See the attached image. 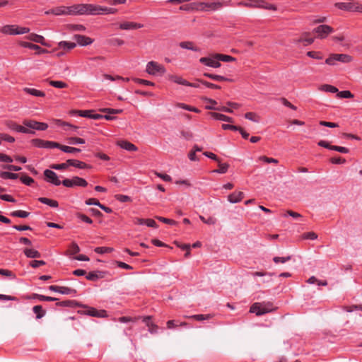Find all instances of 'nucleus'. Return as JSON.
I'll list each match as a JSON object with an SVG mask.
<instances>
[{"label": "nucleus", "mask_w": 362, "mask_h": 362, "mask_svg": "<svg viewBox=\"0 0 362 362\" xmlns=\"http://www.w3.org/2000/svg\"><path fill=\"white\" fill-rule=\"evenodd\" d=\"M199 218L202 222L208 225H214L216 223V219L213 217H209L208 218H206L203 216H199Z\"/></svg>", "instance_id": "obj_52"}, {"label": "nucleus", "mask_w": 362, "mask_h": 362, "mask_svg": "<svg viewBox=\"0 0 362 362\" xmlns=\"http://www.w3.org/2000/svg\"><path fill=\"white\" fill-rule=\"evenodd\" d=\"M244 197V193L242 192H234L228 196V200L230 203L240 202Z\"/></svg>", "instance_id": "obj_21"}, {"label": "nucleus", "mask_w": 362, "mask_h": 362, "mask_svg": "<svg viewBox=\"0 0 362 362\" xmlns=\"http://www.w3.org/2000/svg\"><path fill=\"white\" fill-rule=\"evenodd\" d=\"M38 200L40 202L47 204L52 208H57L59 206L57 201L54 199H48L46 197H40Z\"/></svg>", "instance_id": "obj_29"}, {"label": "nucleus", "mask_w": 362, "mask_h": 362, "mask_svg": "<svg viewBox=\"0 0 362 362\" xmlns=\"http://www.w3.org/2000/svg\"><path fill=\"white\" fill-rule=\"evenodd\" d=\"M347 4L348 6L350 7V8H349V11L359 12V8L360 6H361V4L355 1H349L347 2Z\"/></svg>", "instance_id": "obj_46"}, {"label": "nucleus", "mask_w": 362, "mask_h": 362, "mask_svg": "<svg viewBox=\"0 0 362 362\" xmlns=\"http://www.w3.org/2000/svg\"><path fill=\"white\" fill-rule=\"evenodd\" d=\"M313 32L316 33L317 37L324 39L333 32V28L327 25H320L315 28Z\"/></svg>", "instance_id": "obj_11"}, {"label": "nucleus", "mask_w": 362, "mask_h": 362, "mask_svg": "<svg viewBox=\"0 0 362 362\" xmlns=\"http://www.w3.org/2000/svg\"><path fill=\"white\" fill-rule=\"evenodd\" d=\"M80 252V248L76 243H72L69 247V252L70 255H75Z\"/></svg>", "instance_id": "obj_53"}, {"label": "nucleus", "mask_w": 362, "mask_h": 362, "mask_svg": "<svg viewBox=\"0 0 362 362\" xmlns=\"http://www.w3.org/2000/svg\"><path fill=\"white\" fill-rule=\"evenodd\" d=\"M10 215L11 216H13V217H19V218H27L30 215V213L29 212H27L25 211H22V210H18V211H12Z\"/></svg>", "instance_id": "obj_38"}, {"label": "nucleus", "mask_w": 362, "mask_h": 362, "mask_svg": "<svg viewBox=\"0 0 362 362\" xmlns=\"http://www.w3.org/2000/svg\"><path fill=\"white\" fill-rule=\"evenodd\" d=\"M20 180L24 185L27 186H30L33 183H34V180L28 175H23L20 177Z\"/></svg>", "instance_id": "obj_47"}, {"label": "nucleus", "mask_w": 362, "mask_h": 362, "mask_svg": "<svg viewBox=\"0 0 362 362\" xmlns=\"http://www.w3.org/2000/svg\"><path fill=\"white\" fill-rule=\"evenodd\" d=\"M68 160L63 163L60 164H53L51 165V168L55 169V170H64L66 169L69 167Z\"/></svg>", "instance_id": "obj_55"}, {"label": "nucleus", "mask_w": 362, "mask_h": 362, "mask_svg": "<svg viewBox=\"0 0 362 362\" xmlns=\"http://www.w3.org/2000/svg\"><path fill=\"white\" fill-rule=\"evenodd\" d=\"M83 313L97 317H107V312L105 310H97L92 307H86V310H83Z\"/></svg>", "instance_id": "obj_15"}, {"label": "nucleus", "mask_w": 362, "mask_h": 362, "mask_svg": "<svg viewBox=\"0 0 362 362\" xmlns=\"http://www.w3.org/2000/svg\"><path fill=\"white\" fill-rule=\"evenodd\" d=\"M203 75L207 78H209L216 81H228V82L233 81V79L226 78V77L221 76V75L213 74H209V73H204Z\"/></svg>", "instance_id": "obj_24"}, {"label": "nucleus", "mask_w": 362, "mask_h": 362, "mask_svg": "<svg viewBox=\"0 0 362 362\" xmlns=\"http://www.w3.org/2000/svg\"><path fill=\"white\" fill-rule=\"evenodd\" d=\"M0 177L3 179L16 180L18 177V174L11 172H0Z\"/></svg>", "instance_id": "obj_37"}, {"label": "nucleus", "mask_w": 362, "mask_h": 362, "mask_svg": "<svg viewBox=\"0 0 362 362\" xmlns=\"http://www.w3.org/2000/svg\"><path fill=\"white\" fill-rule=\"evenodd\" d=\"M25 38L28 40L40 43L42 45L47 46V44L45 42V40L43 36L35 34V33H30L28 35L25 37Z\"/></svg>", "instance_id": "obj_19"}, {"label": "nucleus", "mask_w": 362, "mask_h": 362, "mask_svg": "<svg viewBox=\"0 0 362 362\" xmlns=\"http://www.w3.org/2000/svg\"><path fill=\"white\" fill-rule=\"evenodd\" d=\"M337 96L339 98H352L354 95L349 90H342L337 92Z\"/></svg>", "instance_id": "obj_45"}, {"label": "nucleus", "mask_w": 362, "mask_h": 362, "mask_svg": "<svg viewBox=\"0 0 362 362\" xmlns=\"http://www.w3.org/2000/svg\"><path fill=\"white\" fill-rule=\"evenodd\" d=\"M274 310L273 305L270 302H261V303H253L250 308V312L251 313H255L257 316H260L264 315L266 313H270Z\"/></svg>", "instance_id": "obj_3"}, {"label": "nucleus", "mask_w": 362, "mask_h": 362, "mask_svg": "<svg viewBox=\"0 0 362 362\" xmlns=\"http://www.w3.org/2000/svg\"><path fill=\"white\" fill-rule=\"evenodd\" d=\"M158 221L164 223H167V224H170V225H177V221L173 220V219H170V218H164V217H162V216H156V217Z\"/></svg>", "instance_id": "obj_56"}, {"label": "nucleus", "mask_w": 362, "mask_h": 362, "mask_svg": "<svg viewBox=\"0 0 362 362\" xmlns=\"http://www.w3.org/2000/svg\"><path fill=\"white\" fill-rule=\"evenodd\" d=\"M68 163L69 166H74L79 169H86L91 168L90 165L86 164V163L75 159H69Z\"/></svg>", "instance_id": "obj_22"}, {"label": "nucleus", "mask_w": 362, "mask_h": 362, "mask_svg": "<svg viewBox=\"0 0 362 362\" xmlns=\"http://www.w3.org/2000/svg\"><path fill=\"white\" fill-rule=\"evenodd\" d=\"M330 150L337 151L341 153H348L349 151L347 148L338 146H332V147H330Z\"/></svg>", "instance_id": "obj_60"}, {"label": "nucleus", "mask_w": 362, "mask_h": 362, "mask_svg": "<svg viewBox=\"0 0 362 362\" xmlns=\"http://www.w3.org/2000/svg\"><path fill=\"white\" fill-rule=\"evenodd\" d=\"M208 115L216 120L224 121V122H230V123L233 122V119L232 117H230L228 116H226V115L221 114V113L210 112L208 113Z\"/></svg>", "instance_id": "obj_20"}, {"label": "nucleus", "mask_w": 362, "mask_h": 362, "mask_svg": "<svg viewBox=\"0 0 362 362\" xmlns=\"http://www.w3.org/2000/svg\"><path fill=\"white\" fill-rule=\"evenodd\" d=\"M49 84L57 88H65L68 85L62 81H49Z\"/></svg>", "instance_id": "obj_40"}, {"label": "nucleus", "mask_w": 362, "mask_h": 362, "mask_svg": "<svg viewBox=\"0 0 362 362\" xmlns=\"http://www.w3.org/2000/svg\"><path fill=\"white\" fill-rule=\"evenodd\" d=\"M69 28H70V30H74V31L83 32V31L86 30L85 26L83 25H79V24L70 25Z\"/></svg>", "instance_id": "obj_64"}, {"label": "nucleus", "mask_w": 362, "mask_h": 362, "mask_svg": "<svg viewBox=\"0 0 362 362\" xmlns=\"http://www.w3.org/2000/svg\"><path fill=\"white\" fill-rule=\"evenodd\" d=\"M245 117L247 119H249L250 121H252L254 122H259L260 121V116L258 115L257 113L255 112H248L247 113L245 114Z\"/></svg>", "instance_id": "obj_34"}, {"label": "nucleus", "mask_w": 362, "mask_h": 362, "mask_svg": "<svg viewBox=\"0 0 362 362\" xmlns=\"http://www.w3.org/2000/svg\"><path fill=\"white\" fill-rule=\"evenodd\" d=\"M353 61V57L346 54H332L326 59L325 63L328 65H334L336 62L349 63Z\"/></svg>", "instance_id": "obj_6"}, {"label": "nucleus", "mask_w": 362, "mask_h": 362, "mask_svg": "<svg viewBox=\"0 0 362 362\" xmlns=\"http://www.w3.org/2000/svg\"><path fill=\"white\" fill-rule=\"evenodd\" d=\"M44 175L45 177L46 180L48 182H50L56 186H59L62 184V182H61L57 176V175L51 170H45L44 171Z\"/></svg>", "instance_id": "obj_14"}, {"label": "nucleus", "mask_w": 362, "mask_h": 362, "mask_svg": "<svg viewBox=\"0 0 362 362\" xmlns=\"http://www.w3.org/2000/svg\"><path fill=\"white\" fill-rule=\"evenodd\" d=\"M218 163V168L214 170L211 171L213 173H220V174H224L227 173L229 165L228 163H221L220 161Z\"/></svg>", "instance_id": "obj_33"}, {"label": "nucleus", "mask_w": 362, "mask_h": 362, "mask_svg": "<svg viewBox=\"0 0 362 362\" xmlns=\"http://www.w3.org/2000/svg\"><path fill=\"white\" fill-rule=\"evenodd\" d=\"M217 57L218 58L219 62H233L235 61V59L230 55H226L222 54H217Z\"/></svg>", "instance_id": "obj_49"}, {"label": "nucleus", "mask_w": 362, "mask_h": 362, "mask_svg": "<svg viewBox=\"0 0 362 362\" xmlns=\"http://www.w3.org/2000/svg\"><path fill=\"white\" fill-rule=\"evenodd\" d=\"M23 124L30 130L45 131L48 128V124L32 119H25Z\"/></svg>", "instance_id": "obj_9"}, {"label": "nucleus", "mask_w": 362, "mask_h": 362, "mask_svg": "<svg viewBox=\"0 0 362 362\" xmlns=\"http://www.w3.org/2000/svg\"><path fill=\"white\" fill-rule=\"evenodd\" d=\"M180 47L193 51H198L199 49L194 47L192 42H182L180 43Z\"/></svg>", "instance_id": "obj_39"}, {"label": "nucleus", "mask_w": 362, "mask_h": 362, "mask_svg": "<svg viewBox=\"0 0 362 362\" xmlns=\"http://www.w3.org/2000/svg\"><path fill=\"white\" fill-rule=\"evenodd\" d=\"M114 8L101 6L91 4H75L71 6H57L45 11V14L60 15H100L115 13Z\"/></svg>", "instance_id": "obj_1"}, {"label": "nucleus", "mask_w": 362, "mask_h": 362, "mask_svg": "<svg viewBox=\"0 0 362 362\" xmlns=\"http://www.w3.org/2000/svg\"><path fill=\"white\" fill-rule=\"evenodd\" d=\"M143 321L148 327L149 332H151V334L157 333L158 330V327L151 321V317L150 316L145 317Z\"/></svg>", "instance_id": "obj_23"}, {"label": "nucleus", "mask_w": 362, "mask_h": 362, "mask_svg": "<svg viewBox=\"0 0 362 362\" xmlns=\"http://www.w3.org/2000/svg\"><path fill=\"white\" fill-rule=\"evenodd\" d=\"M168 79L175 83L186 86L187 85V81L182 78L181 76L177 75H169Z\"/></svg>", "instance_id": "obj_28"}, {"label": "nucleus", "mask_w": 362, "mask_h": 362, "mask_svg": "<svg viewBox=\"0 0 362 362\" xmlns=\"http://www.w3.org/2000/svg\"><path fill=\"white\" fill-rule=\"evenodd\" d=\"M105 276V272L100 271H95L89 272L86 275V279L90 281H96L99 279H103Z\"/></svg>", "instance_id": "obj_26"}, {"label": "nucleus", "mask_w": 362, "mask_h": 362, "mask_svg": "<svg viewBox=\"0 0 362 362\" xmlns=\"http://www.w3.org/2000/svg\"><path fill=\"white\" fill-rule=\"evenodd\" d=\"M259 160H262L267 163H274L277 164L279 163L277 159L273 158H269L265 156H262L259 157Z\"/></svg>", "instance_id": "obj_54"}, {"label": "nucleus", "mask_w": 362, "mask_h": 362, "mask_svg": "<svg viewBox=\"0 0 362 362\" xmlns=\"http://www.w3.org/2000/svg\"><path fill=\"white\" fill-rule=\"evenodd\" d=\"M313 42H314L313 38H312V37H304V36L300 37V38H299L297 40V42H299V43L300 42H303L305 45H310Z\"/></svg>", "instance_id": "obj_61"}, {"label": "nucleus", "mask_w": 362, "mask_h": 362, "mask_svg": "<svg viewBox=\"0 0 362 362\" xmlns=\"http://www.w3.org/2000/svg\"><path fill=\"white\" fill-rule=\"evenodd\" d=\"M117 144L122 148L125 149L128 151H136L138 149L137 147L134 144H133L127 141H124V140L119 141H118Z\"/></svg>", "instance_id": "obj_25"}, {"label": "nucleus", "mask_w": 362, "mask_h": 362, "mask_svg": "<svg viewBox=\"0 0 362 362\" xmlns=\"http://www.w3.org/2000/svg\"><path fill=\"white\" fill-rule=\"evenodd\" d=\"M2 141H5L9 143H13L15 141L14 137L4 133H0V145L1 144Z\"/></svg>", "instance_id": "obj_44"}, {"label": "nucleus", "mask_w": 362, "mask_h": 362, "mask_svg": "<svg viewBox=\"0 0 362 362\" xmlns=\"http://www.w3.org/2000/svg\"><path fill=\"white\" fill-rule=\"evenodd\" d=\"M118 26L120 30H131L141 28L144 27V25L133 21H123L119 23Z\"/></svg>", "instance_id": "obj_13"}, {"label": "nucleus", "mask_w": 362, "mask_h": 362, "mask_svg": "<svg viewBox=\"0 0 362 362\" xmlns=\"http://www.w3.org/2000/svg\"><path fill=\"white\" fill-rule=\"evenodd\" d=\"M27 27H21L17 25H6L0 28V32L6 35H21L29 33Z\"/></svg>", "instance_id": "obj_4"}, {"label": "nucleus", "mask_w": 362, "mask_h": 362, "mask_svg": "<svg viewBox=\"0 0 362 362\" xmlns=\"http://www.w3.org/2000/svg\"><path fill=\"white\" fill-rule=\"evenodd\" d=\"M115 199L120 202H128L132 201L130 197L124 194H117L115 195Z\"/></svg>", "instance_id": "obj_58"}, {"label": "nucleus", "mask_w": 362, "mask_h": 362, "mask_svg": "<svg viewBox=\"0 0 362 362\" xmlns=\"http://www.w3.org/2000/svg\"><path fill=\"white\" fill-rule=\"evenodd\" d=\"M31 144L40 148H54L59 146V144L55 141H45L41 139H33L30 141Z\"/></svg>", "instance_id": "obj_8"}, {"label": "nucleus", "mask_w": 362, "mask_h": 362, "mask_svg": "<svg viewBox=\"0 0 362 362\" xmlns=\"http://www.w3.org/2000/svg\"><path fill=\"white\" fill-rule=\"evenodd\" d=\"M0 274L11 279L16 278V275L11 271L8 269H0Z\"/></svg>", "instance_id": "obj_62"}, {"label": "nucleus", "mask_w": 362, "mask_h": 362, "mask_svg": "<svg viewBox=\"0 0 362 362\" xmlns=\"http://www.w3.org/2000/svg\"><path fill=\"white\" fill-rule=\"evenodd\" d=\"M57 148H59L63 152L68 153H78L81 151L80 148H75V147H71V146H64V145H61L60 144H59V146Z\"/></svg>", "instance_id": "obj_32"}, {"label": "nucleus", "mask_w": 362, "mask_h": 362, "mask_svg": "<svg viewBox=\"0 0 362 362\" xmlns=\"http://www.w3.org/2000/svg\"><path fill=\"white\" fill-rule=\"evenodd\" d=\"M49 289L52 291L59 293L64 295H69L71 296H75L76 295V290L67 287V286H61L57 285H52L49 286Z\"/></svg>", "instance_id": "obj_10"}, {"label": "nucleus", "mask_w": 362, "mask_h": 362, "mask_svg": "<svg viewBox=\"0 0 362 362\" xmlns=\"http://www.w3.org/2000/svg\"><path fill=\"white\" fill-rule=\"evenodd\" d=\"M68 141L70 144H85V140L79 137H69L68 139Z\"/></svg>", "instance_id": "obj_50"}, {"label": "nucleus", "mask_w": 362, "mask_h": 362, "mask_svg": "<svg viewBox=\"0 0 362 362\" xmlns=\"http://www.w3.org/2000/svg\"><path fill=\"white\" fill-rule=\"evenodd\" d=\"M291 256H287V257H274L273 258V261L278 264V263H285L286 262H288V260L291 259Z\"/></svg>", "instance_id": "obj_57"}, {"label": "nucleus", "mask_w": 362, "mask_h": 362, "mask_svg": "<svg viewBox=\"0 0 362 362\" xmlns=\"http://www.w3.org/2000/svg\"><path fill=\"white\" fill-rule=\"evenodd\" d=\"M35 297L41 301H57L58 298L50 296H45L40 294H35Z\"/></svg>", "instance_id": "obj_48"}, {"label": "nucleus", "mask_w": 362, "mask_h": 362, "mask_svg": "<svg viewBox=\"0 0 362 362\" xmlns=\"http://www.w3.org/2000/svg\"><path fill=\"white\" fill-rule=\"evenodd\" d=\"M320 90L325 91V92H329L332 93H337L338 88H336L334 86L329 85V84H324L322 85L320 88Z\"/></svg>", "instance_id": "obj_36"}, {"label": "nucleus", "mask_w": 362, "mask_h": 362, "mask_svg": "<svg viewBox=\"0 0 362 362\" xmlns=\"http://www.w3.org/2000/svg\"><path fill=\"white\" fill-rule=\"evenodd\" d=\"M8 127L16 132L23 133V134H34L35 132L30 129H29L24 124L23 126L19 125L15 122H11L8 123Z\"/></svg>", "instance_id": "obj_16"}, {"label": "nucleus", "mask_w": 362, "mask_h": 362, "mask_svg": "<svg viewBox=\"0 0 362 362\" xmlns=\"http://www.w3.org/2000/svg\"><path fill=\"white\" fill-rule=\"evenodd\" d=\"M230 4V0H217L215 2H194L191 4L192 9L199 11H216L220 10L223 6H227Z\"/></svg>", "instance_id": "obj_2"}, {"label": "nucleus", "mask_w": 362, "mask_h": 362, "mask_svg": "<svg viewBox=\"0 0 362 362\" xmlns=\"http://www.w3.org/2000/svg\"><path fill=\"white\" fill-rule=\"evenodd\" d=\"M23 90L30 95H32L35 97H44L45 95V93L43 91H41L40 90H37L35 88H24Z\"/></svg>", "instance_id": "obj_30"}, {"label": "nucleus", "mask_w": 362, "mask_h": 362, "mask_svg": "<svg viewBox=\"0 0 362 362\" xmlns=\"http://www.w3.org/2000/svg\"><path fill=\"white\" fill-rule=\"evenodd\" d=\"M257 4L258 8H265L267 10H272V11L276 10V7L274 4H265L264 0H263V3H257Z\"/></svg>", "instance_id": "obj_51"}, {"label": "nucleus", "mask_w": 362, "mask_h": 362, "mask_svg": "<svg viewBox=\"0 0 362 362\" xmlns=\"http://www.w3.org/2000/svg\"><path fill=\"white\" fill-rule=\"evenodd\" d=\"M74 38L76 40L77 43L81 46H86L92 44L93 40L89 37L81 35H75Z\"/></svg>", "instance_id": "obj_17"}, {"label": "nucleus", "mask_w": 362, "mask_h": 362, "mask_svg": "<svg viewBox=\"0 0 362 362\" xmlns=\"http://www.w3.org/2000/svg\"><path fill=\"white\" fill-rule=\"evenodd\" d=\"M19 45L23 47L29 48V49H33V50H37L38 54L47 52V50L42 49L39 45H37L35 44H33V43H30L28 42L21 41L19 42Z\"/></svg>", "instance_id": "obj_18"}, {"label": "nucleus", "mask_w": 362, "mask_h": 362, "mask_svg": "<svg viewBox=\"0 0 362 362\" xmlns=\"http://www.w3.org/2000/svg\"><path fill=\"white\" fill-rule=\"evenodd\" d=\"M76 44L75 42H67V41H61L58 43V47L60 49L71 50L75 48Z\"/></svg>", "instance_id": "obj_31"}, {"label": "nucleus", "mask_w": 362, "mask_h": 362, "mask_svg": "<svg viewBox=\"0 0 362 362\" xmlns=\"http://www.w3.org/2000/svg\"><path fill=\"white\" fill-rule=\"evenodd\" d=\"M73 114L78 115L81 117L90 118V114H92V110H74L72 111Z\"/></svg>", "instance_id": "obj_41"}, {"label": "nucleus", "mask_w": 362, "mask_h": 362, "mask_svg": "<svg viewBox=\"0 0 362 362\" xmlns=\"http://www.w3.org/2000/svg\"><path fill=\"white\" fill-rule=\"evenodd\" d=\"M199 62L206 66L213 68H218L221 66V63L217 57V54L209 57H202L200 58Z\"/></svg>", "instance_id": "obj_12"}, {"label": "nucleus", "mask_w": 362, "mask_h": 362, "mask_svg": "<svg viewBox=\"0 0 362 362\" xmlns=\"http://www.w3.org/2000/svg\"><path fill=\"white\" fill-rule=\"evenodd\" d=\"M114 250L112 247H98L94 249V251L98 254L110 253Z\"/></svg>", "instance_id": "obj_43"}, {"label": "nucleus", "mask_w": 362, "mask_h": 362, "mask_svg": "<svg viewBox=\"0 0 362 362\" xmlns=\"http://www.w3.org/2000/svg\"><path fill=\"white\" fill-rule=\"evenodd\" d=\"M33 313L36 315V319H40L45 315V311L42 305H35L33 308Z\"/></svg>", "instance_id": "obj_35"}, {"label": "nucleus", "mask_w": 362, "mask_h": 362, "mask_svg": "<svg viewBox=\"0 0 362 362\" xmlns=\"http://www.w3.org/2000/svg\"><path fill=\"white\" fill-rule=\"evenodd\" d=\"M281 102L282 103V104L286 106V107H288L289 108H291V110H297V107L296 106L293 105V104H291L287 99H286L285 98H281L280 99Z\"/></svg>", "instance_id": "obj_63"}, {"label": "nucleus", "mask_w": 362, "mask_h": 362, "mask_svg": "<svg viewBox=\"0 0 362 362\" xmlns=\"http://www.w3.org/2000/svg\"><path fill=\"white\" fill-rule=\"evenodd\" d=\"M146 71L150 75L162 76L165 73L166 70L162 64L151 61L146 64Z\"/></svg>", "instance_id": "obj_5"}, {"label": "nucleus", "mask_w": 362, "mask_h": 362, "mask_svg": "<svg viewBox=\"0 0 362 362\" xmlns=\"http://www.w3.org/2000/svg\"><path fill=\"white\" fill-rule=\"evenodd\" d=\"M24 254L28 258H39L41 257V254L37 250L31 248H25Z\"/></svg>", "instance_id": "obj_27"}, {"label": "nucleus", "mask_w": 362, "mask_h": 362, "mask_svg": "<svg viewBox=\"0 0 362 362\" xmlns=\"http://www.w3.org/2000/svg\"><path fill=\"white\" fill-rule=\"evenodd\" d=\"M189 317L194 319L197 321H202V320L211 319L212 317V315L210 314H208V315L199 314V315H194L189 316Z\"/></svg>", "instance_id": "obj_42"}, {"label": "nucleus", "mask_w": 362, "mask_h": 362, "mask_svg": "<svg viewBox=\"0 0 362 362\" xmlns=\"http://www.w3.org/2000/svg\"><path fill=\"white\" fill-rule=\"evenodd\" d=\"M307 55L313 59H322V56L319 52L310 51L307 52Z\"/></svg>", "instance_id": "obj_59"}, {"label": "nucleus", "mask_w": 362, "mask_h": 362, "mask_svg": "<svg viewBox=\"0 0 362 362\" xmlns=\"http://www.w3.org/2000/svg\"><path fill=\"white\" fill-rule=\"evenodd\" d=\"M62 185L66 187H74L76 186L86 187L88 186V182L82 177L74 176L71 179H64L62 181Z\"/></svg>", "instance_id": "obj_7"}]
</instances>
